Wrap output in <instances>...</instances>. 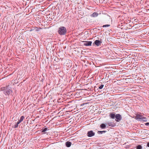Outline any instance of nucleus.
<instances>
[{
	"instance_id": "4be33fe9",
	"label": "nucleus",
	"mask_w": 149,
	"mask_h": 149,
	"mask_svg": "<svg viewBox=\"0 0 149 149\" xmlns=\"http://www.w3.org/2000/svg\"><path fill=\"white\" fill-rule=\"evenodd\" d=\"M21 122L19 120L17 122V124L18 125Z\"/></svg>"
},
{
	"instance_id": "2eb2a0df",
	"label": "nucleus",
	"mask_w": 149,
	"mask_h": 149,
	"mask_svg": "<svg viewBox=\"0 0 149 149\" xmlns=\"http://www.w3.org/2000/svg\"><path fill=\"white\" fill-rule=\"evenodd\" d=\"M142 120L144 122H147V119L146 117H143Z\"/></svg>"
},
{
	"instance_id": "dca6fc26",
	"label": "nucleus",
	"mask_w": 149,
	"mask_h": 149,
	"mask_svg": "<svg viewBox=\"0 0 149 149\" xmlns=\"http://www.w3.org/2000/svg\"><path fill=\"white\" fill-rule=\"evenodd\" d=\"M24 118V117L23 116H22L20 118V119L19 120L21 122L23 121V119Z\"/></svg>"
},
{
	"instance_id": "0eeeda50",
	"label": "nucleus",
	"mask_w": 149,
	"mask_h": 149,
	"mask_svg": "<svg viewBox=\"0 0 149 149\" xmlns=\"http://www.w3.org/2000/svg\"><path fill=\"white\" fill-rule=\"evenodd\" d=\"M84 42V45L86 46H91L92 43V42L90 41H85Z\"/></svg>"
},
{
	"instance_id": "f03ea898",
	"label": "nucleus",
	"mask_w": 149,
	"mask_h": 149,
	"mask_svg": "<svg viewBox=\"0 0 149 149\" xmlns=\"http://www.w3.org/2000/svg\"><path fill=\"white\" fill-rule=\"evenodd\" d=\"M1 90L3 91V93L6 96H9V88L8 85L6 87H4L3 88H1Z\"/></svg>"
},
{
	"instance_id": "a878e982",
	"label": "nucleus",
	"mask_w": 149,
	"mask_h": 149,
	"mask_svg": "<svg viewBox=\"0 0 149 149\" xmlns=\"http://www.w3.org/2000/svg\"><path fill=\"white\" fill-rule=\"evenodd\" d=\"M101 149V148H99V149Z\"/></svg>"
},
{
	"instance_id": "39448f33",
	"label": "nucleus",
	"mask_w": 149,
	"mask_h": 149,
	"mask_svg": "<svg viewBox=\"0 0 149 149\" xmlns=\"http://www.w3.org/2000/svg\"><path fill=\"white\" fill-rule=\"evenodd\" d=\"M95 134V133L92 130L88 131L87 133V135L89 137H91L94 136Z\"/></svg>"
},
{
	"instance_id": "20e7f679",
	"label": "nucleus",
	"mask_w": 149,
	"mask_h": 149,
	"mask_svg": "<svg viewBox=\"0 0 149 149\" xmlns=\"http://www.w3.org/2000/svg\"><path fill=\"white\" fill-rule=\"evenodd\" d=\"M102 43V42L101 41L98 40H96L93 43V45H96L97 46H99L101 45Z\"/></svg>"
},
{
	"instance_id": "5701e85b",
	"label": "nucleus",
	"mask_w": 149,
	"mask_h": 149,
	"mask_svg": "<svg viewBox=\"0 0 149 149\" xmlns=\"http://www.w3.org/2000/svg\"><path fill=\"white\" fill-rule=\"evenodd\" d=\"M18 126V125H17V124H16L15 125V128H16Z\"/></svg>"
},
{
	"instance_id": "4468645a",
	"label": "nucleus",
	"mask_w": 149,
	"mask_h": 149,
	"mask_svg": "<svg viewBox=\"0 0 149 149\" xmlns=\"http://www.w3.org/2000/svg\"><path fill=\"white\" fill-rule=\"evenodd\" d=\"M142 148V146L140 145H138L136 147V149H141Z\"/></svg>"
},
{
	"instance_id": "7ed1b4c3",
	"label": "nucleus",
	"mask_w": 149,
	"mask_h": 149,
	"mask_svg": "<svg viewBox=\"0 0 149 149\" xmlns=\"http://www.w3.org/2000/svg\"><path fill=\"white\" fill-rule=\"evenodd\" d=\"M115 121L117 122H119L122 120V117L120 114H117L116 115Z\"/></svg>"
},
{
	"instance_id": "f257e3e1",
	"label": "nucleus",
	"mask_w": 149,
	"mask_h": 149,
	"mask_svg": "<svg viewBox=\"0 0 149 149\" xmlns=\"http://www.w3.org/2000/svg\"><path fill=\"white\" fill-rule=\"evenodd\" d=\"M58 34L61 35H65L66 33L67 30L65 27L61 26L58 28Z\"/></svg>"
},
{
	"instance_id": "f8f14e48",
	"label": "nucleus",
	"mask_w": 149,
	"mask_h": 149,
	"mask_svg": "<svg viewBox=\"0 0 149 149\" xmlns=\"http://www.w3.org/2000/svg\"><path fill=\"white\" fill-rule=\"evenodd\" d=\"M100 127L101 128L104 129L106 127V125L102 123L100 125Z\"/></svg>"
},
{
	"instance_id": "b1692460",
	"label": "nucleus",
	"mask_w": 149,
	"mask_h": 149,
	"mask_svg": "<svg viewBox=\"0 0 149 149\" xmlns=\"http://www.w3.org/2000/svg\"><path fill=\"white\" fill-rule=\"evenodd\" d=\"M147 146L148 147H149V142L147 143Z\"/></svg>"
},
{
	"instance_id": "412c9836",
	"label": "nucleus",
	"mask_w": 149,
	"mask_h": 149,
	"mask_svg": "<svg viewBox=\"0 0 149 149\" xmlns=\"http://www.w3.org/2000/svg\"><path fill=\"white\" fill-rule=\"evenodd\" d=\"M145 125L146 126H149V123H146L145 124Z\"/></svg>"
},
{
	"instance_id": "1a4fd4ad",
	"label": "nucleus",
	"mask_w": 149,
	"mask_h": 149,
	"mask_svg": "<svg viewBox=\"0 0 149 149\" xmlns=\"http://www.w3.org/2000/svg\"><path fill=\"white\" fill-rule=\"evenodd\" d=\"M109 116L110 118L111 119H114L116 117V115L115 113H110L109 114Z\"/></svg>"
},
{
	"instance_id": "a211bd4d",
	"label": "nucleus",
	"mask_w": 149,
	"mask_h": 149,
	"mask_svg": "<svg viewBox=\"0 0 149 149\" xmlns=\"http://www.w3.org/2000/svg\"><path fill=\"white\" fill-rule=\"evenodd\" d=\"M104 86V85L102 84L98 88L99 89H101L103 88Z\"/></svg>"
},
{
	"instance_id": "f3484780",
	"label": "nucleus",
	"mask_w": 149,
	"mask_h": 149,
	"mask_svg": "<svg viewBox=\"0 0 149 149\" xmlns=\"http://www.w3.org/2000/svg\"><path fill=\"white\" fill-rule=\"evenodd\" d=\"M47 130V128H45L44 129H42V132H46Z\"/></svg>"
},
{
	"instance_id": "6ab92c4d",
	"label": "nucleus",
	"mask_w": 149,
	"mask_h": 149,
	"mask_svg": "<svg viewBox=\"0 0 149 149\" xmlns=\"http://www.w3.org/2000/svg\"><path fill=\"white\" fill-rule=\"evenodd\" d=\"M110 25L109 24H106L103 25L102 26L103 27H108L110 26Z\"/></svg>"
},
{
	"instance_id": "aec40b11",
	"label": "nucleus",
	"mask_w": 149,
	"mask_h": 149,
	"mask_svg": "<svg viewBox=\"0 0 149 149\" xmlns=\"http://www.w3.org/2000/svg\"><path fill=\"white\" fill-rule=\"evenodd\" d=\"M42 29L41 28H36V31H40Z\"/></svg>"
},
{
	"instance_id": "393cba45",
	"label": "nucleus",
	"mask_w": 149,
	"mask_h": 149,
	"mask_svg": "<svg viewBox=\"0 0 149 149\" xmlns=\"http://www.w3.org/2000/svg\"><path fill=\"white\" fill-rule=\"evenodd\" d=\"M135 21L136 22H137V21L138 20L137 19H135Z\"/></svg>"
},
{
	"instance_id": "423d86ee",
	"label": "nucleus",
	"mask_w": 149,
	"mask_h": 149,
	"mask_svg": "<svg viewBox=\"0 0 149 149\" xmlns=\"http://www.w3.org/2000/svg\"><path fill=\"white\" fill-rule=\"evenodd\" d=\"M143 117V115L138 114L136 116L135 119L138 121H140L142 120Z\"/></svg>"
},
{
	"instance_id": "9b49d317",
	"label": "nucleus",
	"mask_w": 149,
	"mask_h": 149,
	"mask_svg": "<svg viewBox=\"0 0 149 149\" xmlns=\"http://www.w3.org/2000/svg\"><path fill=\"white\" fill-rule=\"evenodd\" d=\"M71 144V143L70 141H67L65 143V145L66 146L68 147H70Z\"/></svg>"
},
{
	"instance_id": "6e6552de",
	"label": "nucleus",
	"mask_w": 149,
	"mask_h": 149,
	"mask_svg": "<svg viewBox=\"0 0 149 149\" xmlns=\"http://www.w3.org/2000/svg\"><path fill=\"white\" fill-rule=\"evenodd\" d=\"M107 124L109 126L111 127H114L116 125L115 123H113L112 122H108Z\"/></svg>"
},
{
	"instance_id": "ddd939ff",
	"label": "nucleus",
	"mask_w": 149,
	"mask_h": 149,
	"mask_svg": "<svg viewBox=\"0 0 149 149\" xmlns=\"http://www.w3.org/2000/svg\"><path fill=\"white\" fill-rule=\"evenodd\" d=\"M106 131H98L97 132V133L98 134H101L103 133H105L106 132Z\"/></svg>"
},
{
	"instance_id": "9d476101",
	"label": "nucleus",
	"mask_w": 149,
	"mask_h": 149,
	"mask_svg": "<svg viewBox=\"0 0 149 149\" xmlns=\"http://www.w3.org/2000/svg\"><path fill=\"white\" fill-rule=\"evenodd\" d=\"M98 14L96 12H94L91 15V16L92 17H96L98 16Z\"/></svg>"
}]
</instances>
